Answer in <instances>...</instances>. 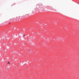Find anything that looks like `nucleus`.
<instances>
[{"label":"nucleus","instance_id":"nucleus-2","mask_svg":"<svg viewBox=\"0 0 79 79\" xmlns=\"http://www.w3.org/2000/svg\"><path fill=\"white\" fill-rule=\"evenodd\" d=\"M23 37H25V35H23Z\"/></svg>","mask_w":79,"mask_h":79},{"label":"nucleus","instance_id":"nucleus-1","mask_svg":"<svg viewBox=\"0 0 79 79\" xmlns=\"http://www.w3.org/2000/svg\"><path fill=\"white\" fill-rule=\"evenodd\" d=\"M10 62L8 61V63H7V64H10Z\"/></svg>","mask_w":79,"mask_h":79}]
</instances>
